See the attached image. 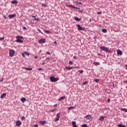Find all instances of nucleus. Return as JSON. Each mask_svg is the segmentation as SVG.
I'll use <instances>...</instances> for the list:
<instances>
[{"label":"nucleus","instance_id":"9b49d317","mask_svg":"<svg viewBox=\"0 0 127 127\" xmlns=\"http://www.w3.org/2000/svg\"><path fill=\"white\" fill-rule=\"evenodd\" d=\"M71 124L72 125V127H78V126H77L76 122L75 121H72Z\"/></svg>","mask_w":127,"mask_h":127},{"label":"nucleus","instance_id":"a18cd8bd","mask_svg":"<svg viewBox=\"0 0 127 127\" xmlns=\"http://www.w3.org/2000/svg\"><path fill=\"white\" fill-rule=\"evenodd\" d=\"M107 102H108V103H110V102H111V99H107Z\"/></svg>","mask_w":127,"mask_h":127},{"label":"nucleus","instance_id":"39448f33","mask_svg":"<svg viewBox=\"0 0 127 127\" xmlns=\"http://www.w3.org/2000/svg\"><path fill=\"white\" fill-rule=\"evenodd\" d=\"M76 27H77V30H81V31H85V29H86L85 28H84V27H82L81 26V25H79V24H77L76 25Z\"/></svg>","mask_w":127,"mask_h":127},{"label":"nucleus","instance_id":"423d86ee","mask_svg":"<svg viewBox=\"0 0 127 127\" xmlns=\"http://www.w3.org/2000/svg\"><path fill=\"white\" fill-rule=\"evenodd\" d=\"M60 119V113L57 114L56 117L55 118V122H58Z\"/></svg>","mask_w":127,"mask_h":127},{"label":"nucleus","instance_id":"4468645a","mask_svg":"<svg viewBox=\"0 0 127 127\" xmlns=\"http://www.w3.org/2000/svg\"><path fill=\"white\" fill-rule=\"evenodd\" d=\"M117 55H123V52H122V51H121V50H117Z\"/></svg>","mask_w":127,"mask_h":127},{"label":"nucleus","instance_id":"f3484780","mask_svg":"<svg viewBox=\"0 0 127 127\" xmlns=\"http://www.w3.org/2000/svg\"><path fill=\"white\" fill-rule=\"evenodd\" d=\"M6 96V93H3L1 95L0 98L3 99V98H4Z\"/></svg>","mask_w":127,"mask_h":127},{"label":"nucleus","instance_id":"c03bdc74","mask_svg":"<svg viewBox=\"0 0 127 127\" xmlns=\"http://www.w3.org/2000/svg\"><path fill=\"white\" fill-rule=\"evenodd\" d=\"M46 53V54H48V55H50V52H47Z\"/></svg>","mask_w":127,"mask_h":127},{"label":"nucleus","instance_id":"37998d69","mask_svg":"<svg viewBox=\"0 0 127 127\" xmlns=\"http://www.w3.org/2000/svg\"><path fill=\"white\" fill-rule=\"evenodd\" d=\"M55 111H56V109H54V110H52L51 111V113H53Z\"/></svg>","mask_w":127,"mask_h":127},{"label":"nucleus","instance_id":"4c0bfd02","mask_svg":"<svg viewBox=\"0 0 127 127\" xmlns=\"http://www.w3.org/2000/svg\"><path fill=\"white\" fill-rule=\"evenodd\" d=\"M77 68L78 69H80V66H73V69H76Z\"/></svg>","mask_w":127,"mask_h":127},{"label":"nucleus","instance_id":"20e7f679","mask_svg":"<svg viewBox=\"0 0 127 127\" xmlns=\"http://www.w3.org/2000/svg\"><path fill=\"white\" fill-rule=\"evenodd\" d=\"M9 54L10 57H13V56H14V54H15V51H14V50H9Z\"/></svg>","mask_w":127,"mask_h":127},{"label":"nucleus","instance_id":"0eeeda50","mask_svg":"<svg viewBox=\"0 0 127 127\" xmlns=\"http://www.w3.org/2000/svg\"><path fill=\"white\" fill-rule=\"evenodd\" d=\"M38 43H45L46 42V39H41L38 41Z\"/></svg>","mask_w":127,"mask_h":127},{"label":"nucleus","instance_id":"7c9ffc66","mask_svg":"<svg viewBox=\"0 0 127 127\" xmlns=\"http://www.w3.org/2000/svg\"><path fill=\"white\" fill-rule=\"evenodd\" d=\"M78 72L80 73V74H83V73L84 72V70H79Z\"/></svg>","mask_w":127,"mask_h":127},{"label":"nucleus","instance_id":"cd10ccee","mask_svg":"<svg viewBox=\"0 0 127 127\" xmlns=\"http://www.w3.org/2000/svg\"><path fill=\"white\" fill-rule=\"evenodd\" d=\"M74 3H76V4H82V3L81 2H78L77 1H75Z\"/></svg>","mask_w":127,"mask_h":127},{"label":"nucleus","instance_id":"72a5a7b5","mask_svg":"<svg viewBox=\"0 0 127 127\" xmlns=\"http://www.w3.org/2000/svg\"><path fill=\"white\" fill-rule=\"evenodd\" d=\"M94 81L95 82V83H98L99 82V79H95L94 80Z\"/></svg>","mask_w":127,"mask_h":127},{"label":"nucleus","instance_id":"a211bd4d","mask_svg":"<svg viewBox=\"0 0 127 127\" xmlns=\"http://www.w3.org/2000/svg\"><path fill=\"white\" fill-rule=\"evenodd\" d=\"M11 3H12V4H16L18 3V2L16 0H14L11 1Z\"/></svg>","mask_w":127,"mask_h":127},{"label":"nucleus","instance_id":"2eb2a0df","mask_svg":"<svg viewBox=\"0 0 127 127\" xmlns=\"http://www.w3.org/2000/svg\"><path fill=\"white\" fill-rule=\"evenodd\" d=\"M91 116L90 115H88L87 116H85V119L86 120H91Z\"/></svg>","mask_w":127,"mask_h":127},{"label":"nucleus","instance_id":"052dcab7","mask_svg":"<svg viewBox=\"0 0 127 127\" xmlns=\"http://www.w3.org/2000/svg\"><path fill=\"white\" fill-rule=\"evenodd\" d=\"M73 59H76V56H73Z\"/></svg>","mask_w":127,"mask_h":127},{"label":"nucleus","instance_id":"ea45409f","mask_svg":"<svg viewBox=\"0 0 127 127\" xmlns=\"http://www.w3.org/2000/svg\"><path fill=\"white\" fill-rule=\"evenodd\" d=\"M34 20H37L38 21H39V20H40V19H39V18H35Z\"/></svg>","mask_w":127,"mask_h":127},{"label":"nucleus","instance_id":"f704fd0d","mask_svg":"<svg viewBox=\"0 0 127 127\" xmlns=\"http://www.w3.org/2000/svg\"><path fill=\"white\" fill-rule=\"evenodd\" d=\"M83 85H88V81H85L83 83Z\"/></svg>","mask_w":127,"mask_h":127},{"label":"nucleus","instance_id":"4be33fe9","mask_svg":"<svg viewBox=\"0 0 127 127\" xmlns=\"http://www.w3.org/2000/svg\"><path fill=\"white\" fill-rule=\"evenodd\" d=\"M121 111H122V112H125V113H127V109L126 108H121Z\"/></svg>","mask_w":127,"mask_h":127},{"label":"nucleus","instance_id":"49530a36","mask_svg":"<svg viewBox=\"0 0 127 127\" xmlns=\"http://www.w3.org/2000/svg\"><path fill=\"white\" fill-rule=\"evenodd\" d=\"M97 14H102V12H97Z\"/></svg>","mask_w":127,"mask_h":127},{"label":"nucleus","instance_id":"3c124183","mask_svg":"<svg viewBox=\"0 0 127 127\" xmlns=\"http://www.w3.org/2000/svg\"><path fill=\"white\" fill-rule=\"evenodd\" d=\"M39 71H41V70H43L42 68H38Z\"/></svg>","mask_w":127,"mask_h":127},{"label":"nucleus","instance_id":"2f4dec72","mask_svg":"<svg viewBox=\"0 0 127 127\" xmlns=\"http://www.w3.org/2000/svg\"><path fill=\"white\" fill-rule=\"evenodd\" d=\"M81 127H88V125L87 124H83Z\"/></svg>","mask_w":127,"mask_h":127},{"label":"nucleus","instance_id":"de8ad7c7","mask_svg":"<svg viewBox=\"0 0 127 127\" xmlns=\"http://www.w3.org/2000/svg\"><path fill=\"white\" fill-rule=\"evenodd\" d=\"M23 29L24 30H26L27 28H26V27H23Z\"/></svg>","mask_w":127,"mask_h":127},{"label":"nucleus","instance_id":"58836bf2","mask_svg":"<svg viewBox=\"0 0 127 127\" xmlns=\"http://www.w3.org/2000/svg\"><path fill=\"white\" fill-rule=\"evenodd\" d=\"M3 18L5 19H7V17H6V15H3Z\"/></svg>","mask_w":127,"mask_h":127},{"label":"nucleus","instance_id":"e2e57ef3","mask_svg":"<svg viewBox=\"0 0 127 127\" xmlns=\"http://www.w3.org/2000/svg\"><path fill=\"white\" fill-rule=\"evenodd\" d=\"M44 64H45L44 63H42V65H44Z\"/></svg>","mask_w":127,"mask_h":127},{"label":"nucleus","instance_id":"864d4df0","mask_svg":"<svg viewBox=\"0 0 127 127\" xmlns=\"http://www.w3.org/2000/svg\"><path fill=\"white\" fill-rule=\"evenodd\" d=\"M78 12H81L82 13H83V10H79L78 11Z\"/></svg>","mask_w":127,"mask_h":127},{"label":"nucleus","instance_id":"9d476101","mask_svg":"<svg viewBox=\"0 0 127 127\" xmlns=\"http://www.w3.org/2000/svg\"><path fill=\"white\" fill-rule=\"evenodd\" d=\"M16 127H20L21 126V122L18 120L16 122Z\"/></svg>","mask_w":127,"mask_h":127},{"label":"nucleus","instance_id":"338daca9","mask_svg":"<svg viewBox=\"0 0 127 127\" xmlns=\"http://www.w3.org/2000/svg\"><path fill=\"white\" fill-rule=\"evenodd\" d=\"M94 38H97V37H94Z\"/></svg>","mask_w":127,"mask_h":127},{"label":"nucleus","instance_id":"bb28decb","mask_svg":"<svg viewBox=\"0 0 127 127\" xmlns=\"http://www.w3.org/2000/svg\"><path fill=\"white\" fill-rule=\"evenodd\" d=\"M102 32L103 33H107V32H108V30H107V29H102Z\"/></svg>","mask_w":127,"mask_h":127},{"label":"nucleus","instance_id":"1a4fd4ad","mask_svg":"<svg viewBox=\"0 0 127 127\" xmlns=\"http://www.w3.org/2000/svg\"><path fill=\"white\" fill-rule=\"evenodd\" d=\"M107 118L105 116H101L99 119V121H100V122H104L105 121V118Z\"/></svg>","mask_w":127,"mask_h":127},{"label":"nucleus","instance_id":"c9c22d12","mask_svg":"<svg viewBox=\"0 0 127 127\" xmlns=\"http://www.w3.org/2000/svg\"><path fill=\"white\" fill-rule=\"evenodd\" d=\"M21 120H23V121H25V117L22 116V117H21Z\"/></svg>","mask_w":127,"mask_h":127},{"label":"nucleus","instance_id":"dca6fc26","mask_svg":"<svg viewBox=\"0 0 127 127\" xmlns=\"http://www.w3.org/2000/svg\"><path fill=\"white\" fill-rule=\"evenodd\" d=\"M46 123H47V121H40V124L42 125V126H44V125H46Z\"/></svg>","mask_w":127,"mask_h":127},{"label":"nucleus","instance_id":"393cba45","mask_svg":"<svg viewBox=\"0 0 127 127\" xmlns=\"http://www.w3.org/2000/svg\"><path fill=\"white\" fill-rule=\"evenodd\" d=\"M25 70H27L28 71H31L32 68L31 67H25Z\"/></svg>","mask_w":127,"mask_h":127},{"label":"nucleus","instance_id":"79ce46f5","mask_svg":"<svg viewBox=\"0 0 127 127\" xmlns=\"http://www.w3.org/2000/svg\"><path fill=\"white\" fill-rule=\"evenodd\" d=\"M42 6H47V5L44 4V3H42Z\"/></svg>","mask_w":127,"mask_h":127},{"label":"nucleus","instance_id":"774afa93","mask_svg":"<svg viewBox=\"0 0 127 127\" xmlns=\"http://www.w3.org/2000/svg\"><path fill=\"white\" fill-rule=\"evenodd\" d=\"M126 88H127V87H126Z\"/></svg>","mask_w":127,"mask_h":127},{"label":"nucleus","instance_id":"b1692460","mask_svg":"<svg viewBox=\"0 0 127 127\" xmlns=\"http://www.w3.org/2000/svg\"><path fill=\"white\" fill-rule=\"evenodd\" d=\"M93 64H94V65H95V66H97V65H100V63L97 62H94L93 63Z\"/></svg>","mask_w":127,"mask_h":127},{"label":"nucleus","instance_id":"f03ea898","mask_svg":"<svg viewBox=\"0 0 127 127\" xmlns=\"http://www.w3.org/2000/svg\"><path fill=\"white\" fill-rule=\"evenodd\" d=\"M100 49L103 51H105V52H107V53H112V52L111 50H109V49H107L106 48V47L104 46H101L100 47Z\"/></svg>","mask_w":127,"mask_h":127},{"label":"nucleus","instance_id":"6e6d98bb","mask_svg":"<svg viewBox=\"0 0 127 127\" xmlns=\"http://www.w3.org/2000/svg\"><path fill=\"white\" fill-rule=\"evenodd\" d=\"M32 17L33 18H36V17L35 16H32Z\"/></svg>","mask_w":127,"mask_h":127},{"label":"nucleus","instance_id":"f8f14e48","mask_svg":"<svg viewBox=\"0 0 127 127\" xmlns=\"http://www.w3.org/2000/svg\"><path fill=\"white\" fill-rule=\"evenodd\" d=\"M67 6H68V7H72V8H75V9H79L80 10V8L77 7H75L72 5H68Z\"/></svg>","mask_w":127,"mask_h":127},{"label":"nucleus","instance_id":"6e6552de","mask_svg":"<svg viewBox=\"0 0 127 127\" xmlns=\"http://www.w3.org/2000/svg\"><path fill=\"white\" fill-rule=\"evenodd\" d=\"M15 16H16V14H12L8 15V17H9V19H11V18H13V17H15Z\"/></svg>","mask_w":127,"mask_h":127},{"label":"nucleus","instance_id":"473e14b6","mask_svg":"<svg viewBox=\"0 0 127 127\" xmlns=\"http://www.w3.org/2000/svg\"><path fill=\"white\" fill-rule=\"evenodd\" d=\"M25 55H26L27 56H29V53L27 52H25Z\"/></svg>","mask_w":127,"mask_h":127},{"label":"nucleus","instance_id":"4d7b16f0","mask_svg":"<svg viewBox=\"0 0 127 127\" xmlns=\"http://www.w3.org/2000/svg\"><path fill=\"white\" fill-rule=\"evenodd\" d=\"M49 59H50V57H48V58H46V60H49Z\"/></svg>","mask_w":127,"mask_h":127},{"label":"nucleus","instance_id":"bf43d9fd","mask_svg":"<svg viewBox=\"0 0 127 127\" xmlns=\"http://www.w3.org/2000/svg\"><path fill=\"white\" fill-rule=\"evenodd\" d=\"M54 44H57V42L56 41H55L54 43Z\"/></svg>","mask_w":127,"mask_h":127},{"label":"nucleus","instance_id":"603ef678","mask_svg":"<svg viewBox=\"0 0 127 127\" xmlns=\"http://www.w3.org/2000/svg\"><path fill=\"white\" fill-rule=\"evenodd\" d=\"M4 39V37L0 38V40H3Z\"/></svg>","mask_w":127,"mask_h":127},{"label":"nucleus","instance_id":"c85d7f7f","mask_svg":"<svg viewBox=\"0 0 127 127\" xmlns=\"http://www.w3.org/2000/svg\"><path fill=\"white\" fill-rule=\"evenodd\" d=\"M44 32H46V33H47V34H49V33H51V32L46 30H44Z\"/></svg>","mask_w":127,"mask_h":127},{"label":"nucleus","instance_id":"aec40b11","mask_svg":"<svg viewBox=\"0 0 127 127\" xmlns=\"http://www.w3.org/2000/svg\"><path fill=\"white\" fill-rule=\"evenodd\" d=\"M26 101V98L22 97L21 99V101L22 102V103H24Z\"/></svg>","mask_w":127,"mask_h":127},{"label":"nucleus","instance_id":"6ab92c4d","mask_svg":"<svg viewBox=\"0 0 127 127\" xmlns=\"http://www.w3.org/2000/svg\"><path fill=\"white\" fill-rule=\"evenodd\" d=\"M65 69H67V70H71V69H74V66H69V67H68V66H66L65 67Z\"/></svg>","mask_w":127,"mask_h":127},{"label":"nucleus","instance_id":"f257e3e1","mask_svg":"<svg viewBox=\"0 0 127 127\" xmlns=\"http://www.w3.org/2000/svg\"><path fill=\"white\" fill-rule=\"evenodd\" d=\"M16 40L15 41V42H17L18 43H23V41L21 39H23V37L21 36H17L15 37Z\"/></svg>","mask_w":127,"mask_h":127},{"label":"nucleus","instance_id":"0e129e2a","mask_svg":"<svg viewBox=\"0 0 127 127\" xmlns=\"http://www.w3.org/2000/svg\"><path fill=\"white\" fill-rule=\"evenodd\" d=\"M114 86H115V84H114V83H113V86L114 87Z\"/></svg>","mask_w":127,"mask_h":127},{"label":"nucleus","instance_id":"680f3d73","mask_svg":"<svg viewBox=\"0 0 127 127\" xmlns=\"http://www.w3.org/2000/svg\"><path fill=\"white\" fill-rule=\"evenodd\" d=\"M124 83H127V80L126 81H124Z\"/></svg>","mask_w":127,"mask_h":127},{"label":"nucleus","instance_id":"5701e85b","mask_svg":"<svg viewBox=\"0 0 127 127\" xmlns=\"http://www.w3.org/2000/svg\"><path fill=\"white\" fill-rule=\"evenodd\" d=\"M64 99H66V97L65 96H62L59 99V101H62V100H64Z\"/></svg>","mask_w":127,"mask_h":127},{"label":"nucleus","instance_id":"e433bc0d","mask_svg":"<svg viewBox=\"0 0 127 127\" xmlns=\"http://www.w3.org/2000/svg\"><path fill=\"white\" fill-rule=\"evenodd\" d=\"M69 65H72V64H73V62L69 61Z\"/></svg>","mask_w":127,"mask_h":127},{"label":"nucleus","instance_id":"13d9d810","mask_svg":"<svg viewBox=\"0 0 127 127\" xmlns=\"http://www.w3.org/2000/svg\"><path fill=\"white\" fill-rule=\"evenodd\" d=\"M34 58H35V59H37V58H38V56H35V57H34Z\"/></svg>","mask_w":127,"mask_h":127},{"label":"nucleus","instance_id":"5fc2aeb1","mask_svg":"<svg viewBox=\"0 0 127 127\" xmlns=\"http://www.w3.org/2000/svg\"><path fill=\"white\" fill-rule=\"evenodd\" d=\"M54 107H55V108H56V107H57V104H55Z\"/></svg>","mask_w":127,"mask_h":127},{"label":"nucleus","instance_id":"69168bd1","mask_svg":"<svg viewBox=\"0 0 127 127\" xmlns=\"http://www.w3.org/2000/svg\"><path fill=\"white\" fill-rule=\"evenodd\" d=\"M2 81V79L0 80V82H1Z\"/></svg>","mask_w":127,"mask_h":127},{"label":"nucleus","instance_id":"412c9836","mask_svg":"<svg viewBox=\"0 0 127 127\" xmlns=\"http://www.w3.org/2000/svg\"><path fill=\"white\" fill-rule=\"evenodd\" d=\"M117 126L118 127H127V125L123 124H118Z\"/></svg>","mask_w":127,"mask_h":127},{"label":"nucleus","instance_id":"7ed1b4c3","mask_svg":"<svg viewBox=\"0 0 127 127\" xmlns=\"http://www.w3.org/2000/svg\"><path fill=\"white\" fill-rule=\"evenodd\" d=\"M50 80L51 82L54 83L55 82H57V81H59V78H56V77H54V76H52L50 77Z\"/></svg>","mask_w":127,"mask_h":127},{"label":"nucleus","instance_id":"8fccbe9b","mask_svg":"<svg viewBox=\"0 0 127 127\" xmlns=\"http://www.w3.org/2000/svg\"><path fill=\"white\" fill-rule=\"evenodd\" d=\"M97 55L98 56H102L103 55H102V54H97Z\"/></svg>","mask_w":127,"mask_h":127},{"label":"nucleus","instance_id":"ddd939ff","mask_svg":"<svg viewBox=\"0 0 127 127\" xmlns=\"http://www.w3.org/2000/svg\"><path fill=\"white\" fill-rule=\"evenodd\" d=\"M74 19L76 20V21H81V20H82V19L77 17H74Z\"/></svg>","mask_w":127,"mask_h":127},{"label":"nucleus","instance_id":"a878e982","mask_svg":"<svg viewBox=\"0 0 127 127\" xmlns=\"http://www.w3.org/2000/svg\"><path fill=\"white\" fill-rule=\"evenodd\" d=\"M72 109H76V107H74V106H71V107H69L67 108V110H72Z\"/></svg>","mask_w":127,"mask_h":127},{"label":"nucleus","instance_id":"c756f323","mask_svg":"<svg viewBox=\"0 0 127 127\" xmlns=\"http://www.w3.org/2000/svg\"><path fill=\"white\" fill-rule=\"evenodd\" d=\"M37 30L39 32V33H41V34H43V32L41 31V30H40V29H38Z\"/></svg>","mask_w":127,"mask_h":127},{"label":"nucleus","instance_id":"09e8293b","mask_svg":"<svg viewBox=\"0 0 127 127\" xmlns=\"http://www.w3.org/2000/svg\"><path fill=\"white\" fill-rule=\"evenodd\" d=\"M34 127H38V125L37 124H35L34 126Z\"/></svg>","mask_w":127,"mask_h":127},{"label":"nucleus","instance_id":"a19ab883","mask_svg":"<svg viewBox=\"0 0 127 127\" xmlns=\"http://www.w3.org/2000/svg\"><path fill=\"white\" fill-rule=\"evenodd\" d=\"M22 56H23V57H25V53H22Z\"/></svg>","mask_w":127,"mask_h":127}]
</instances>
